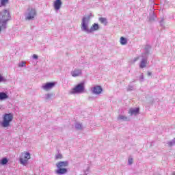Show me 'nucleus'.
Wrapping results in <instances>:
<instances>
[{
	"instance_id": "obj_10",
	"label": "nucleus",
	"mask_w": 175,
	"mask_h": 175,
	"mask_svg": "<svg viewBox=\"0 0 175 175\" xmlns=\"http://www.w3.org/2000/svg\"><path fill=\"white\" fill-rule=\"evenodd\" d=\"M55 84H56L55 82H48L44 84L42 86V88L45 91H49V90H51V88H54V87H55Z\"/></svg>"
},
{
	"instance_id": "obj_30",
	"label": "nucleus",
	"mask_w": 175,
	"mask_h": 175,
	"mask_svg": "<svg viewBox=\"0 0 175 175\" xmlns=\"http://www.w3.org/2000/svg\"><path fill=\"white\" fill-rule=\"evenodd\" d=\"M129 165H132L133 163V159L130 158L128 159Z\"/></svg>"
},
{
	"instance_id": "obj_22",
	"label": "nucleus",
	"mask_w": 175,
	"mask_h": 175,
	"mask_svg": "<svg viewBox=\"0 0 175 175\" xmlns=\"http://www.w3.org/2000/svg\"><path fill=\"white\" fill-rule=\"evenodd\" d=\"M75 129H77V131H81V129H83V125L80 123H76Z\"/></svg>"
},
{
	"instance_id": "obj_36",
	"label": "nucleus",
	"mask_w": 175,
	"mask_h": 175,
	"mask_svg": "<svg viewBox=\"0 0 175 175\" xmlns=\"http://www.w3.org/2000/svg\"><path fill=\"white\" fill-rule=\"evenodd\" d=\"M172 175H175V172H174L172 173Z\"/></svg>"
},
{
	"instance_id": "obj_9",
	"label": "nucleus",
	"mask_w": 175,
	"mask_h": 175,
	"mask_svg": "<svg viewBox=\"0 0 175 175\" xmlns=\"http://www.w3.org/2000/svg\"><path fill=\"white\" fill-rule=\"evenodd\" d=\"M102 91H103V89L100 85H95L91 88L92 94H94V95H99V94H102Z\"/></svg>"
},
{
	"instance_id": "obj_34",
	"label": "nucleus",
	"mask_w": 175,
	"mask_h": 175,
	"mask_svg": "<svg viewBox=\"0 0 175 175\" xmlns=\"http://www.w3.org/2000/svg\"><path fill=\"white\" fill-rule=\"evenodd\" d=\"M139 58H140V57H135L134 59H133V62H136V61H139Z\"/></svg>"
},
{
	"instance_id": "obj_16",
	"label": "nucleus",
	"mask_w": 175,
	"mask_h": 175,
	"mask_svg": "<svg viewBox=\"0 0 175 175\" xmlns=\"http://www.w3.org/2000/svg\"><path fill=\"white\" fill-rule=\"evenodd\" d=\"M98 21H100L101 24H104V25H107V19L106 18L100 17L98 18Z\"/></svg>"
},
{
	"instance_id": "obj_37",
	"label": "nucleus",
	"mask_w": 175,
	"mask_h": 175,
	"mask_svg": "<svg viewBox=\"0 0 175 175\" xmlns=\"http://www.w3.org/2000/svg\"><path fill=\"white\" fill-rule=\"evenodd\" d=\"M83 175H87V174L85 173V174H83Z\"/></svg>"
},
{
	"instance_id": "obj_8",
	"label": "nucleus",
	"mask_w": 175,
	"mask_h": 175,
	"mask_svg": "<svg viewBox=\"0 0 175 175\" xmlns=\"http://www.w3.org/2000/svg\"><path fill=\"white\" fill-rule=\"evenodd\" d=\"M150 55V46L146 45L144 49V52L142 53V59H145V61H148V56Z\"/></svg>"
},
{
	"instance_id": "obj_35",
	"label": "nucleus",
	"mask_w": 175,
	"mask_h": 175,
	"mask_svg": "<svg viewBox=\"0 0 175 175\" xmlns=\"http://www.w3.org/2000/svg\"><path fill=\"white\" fill-rule=\"evenodd\" d=\"M152 72L148 71V76H152Z\"/></svg>"
},
{
	"instance_id": "obj_23",
	"label": "nucleus",
	"mask_w": 175,
	"mask_h": 175,
	"mask_svg": "<svg viewBox=\"0 0 175 175\" xmlns=\"http://www.w3.org/2000/svg\"><path fill=\"white\" fill-rule=\"evenodd\" d=\"M167 144L169 146V147H173L175 144V138H174L172 140L168 142Z\"/></svg>"
},
{
	"instance_id": "obj_7",
	"label": "nucleus",
	"mask_w": 175,
	"mask_h": 175,
	"mask_svg": "<svg viewBox=\"0 0 175 175\" xmlns=\"http://www.w3.org/2000/svg\"><path fill=\"white\" fill-rule=\"evenodd\" d=\"M28 159H31V154L27 152L25 154H22V157L20 158L19 161L21 165L25 166L28 163Z\"/></svg>"
},
{
	"instance_id": "obj_25",
	"label": "nucleus",
	"mask_w": 175,
	"mask_h": 175,
	"mask_svg": "<svg viewBox=\"0 0 175 175\" xmlns=\"http://www.w3.org/2000/svg\"><path fill=\"white\" fill-rule=\"evenodd\" d=\"M155 20V14L152 13L150 16H149V21H154Z\"/></svg>"
},
{
	"instance_id": "obj_18",
	"label": "nucleus",
	"mask_w": 175,
	"mask_h": 175,
	"mask_svg": "<svg viewBox=\"0 0 175 175\" xmlns=\"http://www.w3.org/2000/svg\"><path fill=\"white\" fill-rule=\"evenodd\" d=\"M8 162H9V160L6 157L1 159L0 161L1 164L3 165H8Z\"/></svg>"
},
{
	"instance_id": "obj_5",
	"label": "nucleus",
	"mask_w": 175,
	"mask_h": 175,
	"mask_svg": "<svg viewBox=\"0 0 175 175\" xmlns=\"http://www.w3.org/2000/svg\"><path fill=\"white\" fill-rule=\"evenodd\" d=\"M85 90V83L84 81H82L78 83L74 88H72V91L70 92V94H83Z\"/></svg>"
},
{
	"instance_id": "obj_17",
	"label": "nucleus",
	"mask_w": 175,
	"mask_h": 175,
	"mask_svg": "<svg viewBox=\"0 0 175 175\" xmlns=\"http://www.w3.org/2000/svg\"><path fill=\"white\" fill-rule=\"evenodd\" d=\"M126 43H128V40H126V38H125L124 37H121L120 38V44H122V46H125V44H126Z\"/></svg>"
},
{
	"instance_id": "obj_4",
	"label": "nucleus",
	"mask_w": 175,
	"mask_h": 175,
	"mask_svg": "<svg viewBox=\"0 0 175 175\" xmlns=\"http://www.w3.org/2000/svg\"><path fill=\"white\" fill-rule=\"evenodd\" d=\"M13 113H5L3 116V121L0 122V125H1L3 128H8V126H10L12 121H13Z\"/></svg>"
},
{
	"instance_id": "obj_3",
	"label": "nucleus",
	"mask_w": 175,
	"mask_h": 175,
	"mask_svg": "<svg viewBox=\"0 0 175 175\" xmlns=\"http://www.w3.org/2000/svg\"><path fill=\"white\" fill-rule=\"evenodd\" d=\"M69 166V161H59L56 163L57 170H55L56 174L62 175L68 173V167Z\"/></svg>"
},
{
	"instance_id": "obj_27",
	"label": "nucleus",
	"mask_w": 175,
	"mask_h": 175,
	"mask_svg": "<svg viewBox=\"0 0 175 175\" xmlns=\"http://www.w3.org/2000/svg\"><path fill=\"white\" fill-rule=\"evenodd\" d=\"M55 159H62V154L61 153L56 154Z\"/></svg>"
},
{
	"instance_id": "obj_31",
	"label": "nucleus",
	"mask_w": 175,
	"mask_h": 175,
	"mask_svg": "<svg viewBox=\"0 0 175 175\" xmlns=\"http://www.w3.org/2000/svg\"><path fill=\"white\" fill-rule=\"evenodd\" d=\"M2 81H6V79L3 78L2 75H0V83H2Z\"/></svg>"
},
{
	"instance_id": "obj_26",
	"label": "nucleus",
	"mask_w": 175,
	"mask_h": 175,
	"mask_svg": "<svg viewBox=\"0 0 175 175\" xmlns=\"http://www.w3.org/2000/svg\"><path fill=\"white\" fill-rule=\"evenodd\" d=\"M25 64L26 62H21V63L18 64V67L19 68H25Z\"/></svg>"
},
{
	"instance_id": "obj_21",
	"label": "nucleus",
	"mask_w": 175,
	"mask_h": 175,
	"mask_svg": "<svg viewBox=\"0 0 175 175\" xmlns=\"http://www.w3.org/2000/svg\"><path fill=\"white\" fill-rule=\"evenodd\" d=\"M8 3L9 0H1L0 8H2V6H5Z\"/></svg>"
},
{
	"instance_id": "obj_1",
	"label": "nucleus",
	"mask_w": 175,
	"mask_h": 175,
	"mask_svg": "<svg viewBox=\"0 0 175 175\" xmlns=\"http://www.w3.org/2000/svg\"><path fill=\"white\" fill-rule=\"evenodd\" d=\"M92 14H90L88 16H85L82 18L81 30L82 32H85L86 33H91L92 32H95V31H98L99 25L98 23L93 24L90 29L88 28V24L90 23V20H91V17H92Z\"/></svg>"
},
{
	"instance_id": "obj_29",
	"label": "nucleus",
	"mask_w": 175,
	"mask_h": 175,
	"mask_svg": "<svg viewBox=\"0 0 175 175\" xmlns=\"http://www.w3.org/2000/svg\"><path fill=\"white\" fill-rule=\"evenodd\" d=\"M139 81L141 82L144 81V75H143V74H142L139 77Z\"/></svg>"
},
{
	"instance_id": "obj_24",
	"label": "nucleus",
	"mask_w": 175,
	"mask_h": 175,
	"mask_svg": "<svg viewBox=\"0 0 175 175\" xmlns=\"http://www.w3.org/2000/svg\"><path fill=\"white\" fill-rule=\"evenodd\" d=\"M159 23L162 28H165V19L163 18H161V20L159 21Z\"/></svg>"
},
{
	"instance_id": "obj_2",
	"label": "nucleus",
	"mask_w": 175,
	"mask_h": 175,
	"mask_svg": "<svg viewBox=\"0 0 175 175\" xmlns=\"http://www.w3.org/2000/svg\"><path fill=\"white\" fill-rule=\"evenodd\" d=\"M12 20V16H10V12L5 9L3 11L0 12V32L3 29H6L8 25V21Z\"/></svg>"
},
{
	"instance_id": "obj_11",
	"label": "nucleus",
	"mask_w": 175,
	"mask_h": 175,
	"mask_svg": "<svg viewBox=\"0 0 175 175\" xmlns=\"http://www.w3.org/2000/svg\"><path fill=\"white\" fill-rule=\"evenodd\" d=\"M83 75V70L81 69L75 68L74 70L71 71V75L72 77H79Z\"/></svg>"
},
{
	"instance_id": "obj_33",
	"label": "nucleus",
	"mask_w": 175,
	"mask_h": 175,
	"mask_svg": "<svg viewBox=\"0 0 175 175\" xmlns=\"http://www.w3.org/2000/svg\"><path fill=\"white\" fill-rule=\"evenodd\" d=\"M38 58H39V57L38 56V55H36V54H33V59H38Z\"/></svg>"
},
{
	"instance_id": "obj_20",
	"label": "nucleus",
	"mask_w": 175,
	"mask_h": 175,
	"mask_svg": "<svg viewBox=\"0 0 175 175\" xmlns=\"http://www.w3.org/2000/svg\"><path fill=\"white\" fill-rule=\"evenodd\" d=\"M53 96H54V94H53V93L46 94L45 95V99L46 100H49V99H51V98H53Z\"/></svg>"
},
{
	"instance_id": "obj_14",
	"label": "nucleus",
	"mask_w": 175,
	"mask_h": 175,
	"mask_svg": "<svg viewBox=\"0 0 175 175\" xmlns=\"http://www.w3.org/2000/svg\"><path fill=\"white\" fill-rule=\"evenodd\" d=\"M5 99H9L8 93L4 92H0V100H5Z\"/></svg>"
},
{
	"instance_id": "obj_6",
	"label": "nucleus",
	"mask_w": 175,
	"mask_h": 175,
	"mask_svg": "<svg viewBox=\"0 0 175 175\" xmlns=\"http://www.w3.org/2000/svg\"><path fill=\"white\" fill-rule=\"evenodd\" d=\"M35 16H36V10L33 8H29L27 10V13L25 15V20H33L35 18Z\"/></svg>"
},
{
	"instance_id": "obj_15",
	"label": "nucleus",
	"mask_w": 175,
	"mask_h": 175,
	"mask_svg": "<svg viewBox=\"0 0 175 175\" xmlns=\"http://www.w3.org/2000/svg\"><path fill=\"white\" fill-rule=\"evenodd\" d=\"M147 61L148 60L142 59L141 62L139 64V68H141V69H143L146 68V66H147Z\"/></svg>"
},
{
	"instance_id": "obj_13",
	"label": "nucleus",
	"mask_w": 175,
	"mask_h": 175,
	"mask_svg": "<svg viewBox=\"0 0 175 175\" xmlns=\"http://www.w3.org/2000/svg\"><path fill=\"white\" fill-rule=\"evenodd\" d=\"M53 6L55 8V10H59V9H61V6H62V1L61 0H55L54 1Z\"/></svg>"
},
{
	"instance_id": "obj_32",
	"label": "nucleus",
	"mask_w": 175,
	"mask_h": 175,
	"mask_svg": "<svg viewBox=\"0 0 175 175\" xmlns=\"http://www.w3.org/2000/svg\"><path fill=\"white\" fill-rule=\"evenodd\" d=\"M88 100H95V97L90 96L88 97Z\"/></svg>"
},
{
	"instance_id": "obj_12",
	"label": "nucleus",
	"mask_w": 175,
	"mask_h": 175,
	"mask_svg": "<svg viewBox=\"0 0 175 175\" xmlns=\"http://www.w3.org/2000/svg\"><path fill=\"white\" fill-rule=\"evenodd\" d=\"M140 111V109L137 107V108H131L129 111V114L132 116H137Z\"/></svg>"
},
{
	"instance_id": "obj_19",
	"label": "nucleus",
	"mask_w": 175,
	"mask_h": 175,
	"mask_svg": "<svg viewBox=\"0 0 175 175\" xmlns=\"http://www.w3.org/2000/svg\"><path fill=\"white\" fill-rule=\"evenodd\" d=\"M118 120H122L123 121H129L128 117L124 116V115H120L118 117Z\"/></svg>"
},
{
	"instance_id": "obj_28",
	"label": "nucleus",
	"mask_w": 175,
	"mask_h": 175,
	"mask_svg": "<svg viewBox=\"0 0 175 175\" xmlns=\"http://www.w3.org/2000/svg\"><path fill=\"white\" fill-rule=\"evenodd\" d=\"M127 91H133V86L129 85L127 87Z\"/></svg>"
}]
</instances>
